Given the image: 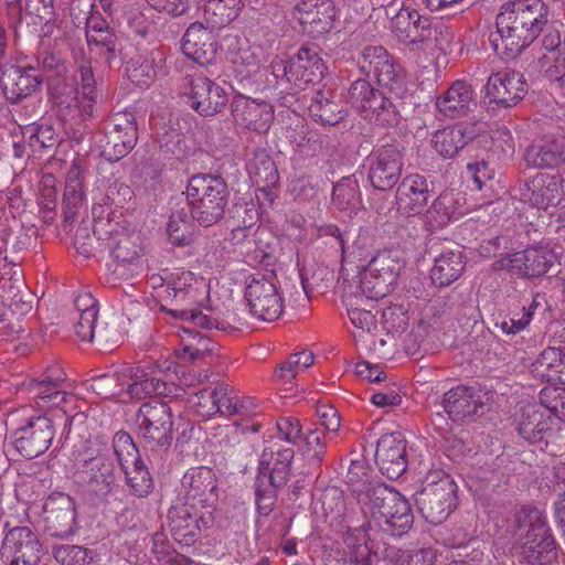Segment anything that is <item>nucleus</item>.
<instances>
[{"instance_id": "393cba45", "label": "nucleus", "mask_w": 565, "mask_h": 565, "mask_svg": "<svg viewBox=\"0 0 565 565\" xmlns=\"http://www.w3.org/2000/svg\"><path fill=\"white\" fill-rule=\"evenodd\" d=\"M291 467L274 462L269 463L262 460L258 467V473L255 479V502L260 515L267 516L274 509L277 491L286 486Z\"/></svg>"}, {"instance_id": "423d86ee", "label": "nucleus", "mask_w": 565, "mask_h": 565, "mask_svg": "<svg viewBox=\"0 0 565 565\" xmlns=\"http://www.w3.org/2000/svg\"><path fill=\"white\" fill-rule=\"evenodd\" d=\"M358 66L365 75L373 76L397 100L407 96L406 72L384 47H365L358 60Z\"/></svg>"}, {"instance_id": "e2e57ef3", "label": "nucleus", "mask_w": 565, "mask_h": 565, "mask_svg": "<svg viewBox=\"0 0 565 565\" xmlns=\"http://www.w3.org/2000/svg\"><path fill=\"white\" fill-rule=\"evenodd\" d=\"M113 449L120 469H127L128 465L141 460L138 447L130 434L126 431L120 430L115 434Z\"/></svg>"}, {"instance_id": "aec40b11", "label": "nucleus", "mask_w": 565, "mask_h": 565, "mask_svg": "<svg viewBox=\"0 0 565 565\" xmlns=\"http://www.w3.org/2000/svg\"><path fill=\"white\" fill-rule=\"evenodd\" d=\"M431 23L430 18L419 14L417 10L402 7L392 19V31L409 51L425 54Z\"/></svg>"}, {"instance_id": "dca6fc26", "label": "nucleus", "mask_w": 565, "mask_h": 565, "mask_svg": "<svg viewBox=\"0 0 565 565\" xmlns=\"http://www.w3.org/2000/svg\"><path fill=\"white\" fill-rule=\"evenodd\" d=\"M183 86L190 107L201 116H214L227 104L225 89L203 74L186 75Z\"/></svg>"}, {"instance_id": "6ab92c4d", "label": "nucleus", "mask_w": 565, "mask_h": 565, "mask_svg": "<svg viewBox=\"0 0 565 565\" xmlns=\"http://www.w3.org/2000/svg\"><path fill=\"white\" fill-rule=\"evenodd\" d=\"M321 50L316 44L301 45L297 52L281 64L284 76L296 85L319 82L327 72L321 57Z\"/></svg>"}, {"instance_id": "49530a36", "label": "nucleus", "mask_w": 565, "mask_h": 565, "mask_svg": "<svg viewBox=\"0 0 565 565\" xmlns=\"http://www.w3.org/2000/svg\"><path fill=\"white\" fill-rule=\"evenodd\" d=\"M139 241L140 237L137 234L117 233L115 241L107 243L111 255L118 263L115 268L116 273L127 265L134 267L132 270L139 267L142 252Z\"/></svg>"}, {"instance_id": "20e7f679", "label": "nucleus", "mask_w": 565, "mask_h": 565, "mask_svg": "<svg viewBox=\"0 0 565 565\" xmlns=\"http://www.w3.org/2000/svg\"><path fill=\"white\" fill-rule=\"evenodd\" d=\"M415 501L427 522L440 524L456 509L457 484L444 471H430L415 493Z\"/></svg>"}, {"instance_id": "603ef678", "label": "nucleus", "mask_w": 565, "mask_h": 565, "mask_svg": "<svg viewBox=\"0 0 565 565\" xmlns=\"http://www.w3.org/2000/svg\"><path fill=\"white\" fill-rule=\"evenodd\" d=\"M433 147L441 157L454 158L468 142L461 126L446 127L435 132Z\"/></svg>"}, {"instance_id": "f3484780", "label": "nucleus", "mask_w": 565, "mask_h": 565, "mask_svg": "<svg viewBox=\"0 0 565 565\" xmlns=\"http://www.w3.org/2000/svg\"><path fill=\"white\" fill-rule=\"evenodd\" d=\"M0 553L7 565H38L42 544L30 526H15L7 532Z\"/></svg>"}, {"instance_id": "6e6552de", "label": "nucleus", "mask_w": 565, "mask_h": 565, "mask_svg": "<svg viewBox=\"0 0 565 565\" xmlns=\"http://www.w3.org/2000/svg\"><path fill=\"white\" fill-rule=\"evenodd\" d=\"M139 436L152 450L167 451L173 441V413L162 401L143 403L135 416Z\"/></svg>"}, {"instance_id": "f704fd0d", "label": "nucleus", "mask_w": 565, "mask_h": 565, "mask_svg": "<svg viewBox=\"0 0 565 565\" xmlns=\"http://www.w3.org/2000/svg\"><path fill=\"white\" fill-rule=\"evenodd\" d=\"M475 90L466 81H455L451 86L436 99L437 110L447 118L456 119L466 116L473 103Z\"/></svg>"}, {"instance_id": "7c9ffc66", "label": "nucleus", "mask_w": 565, "mask_h": 565, "mask_svg": "<svg viewBox=\"0 0 565 565\" xmlns=\"http://www.w3.org/2000/svg\"><path fill=\"white\" fill-rule=\"evenodd\" d=\"M182 52L199 65H210L216 58L217 42L211 29L196 21L190 24L182 38Z\"/></svg>"}, {"instance_id": "a878e982", "label": "nucleus", "mask_w": 565, "mask_h": 565, "mask_svg": "<svg viewBox=\"0 0 565 565\" xmlns=\"http://www.w3.org/2000/svg\"><path fill=\"white\" fill-rule=\"evenodd\" d=\"M484 88L488 103L504 108L516 105L527 93L524 75L512 70L492 73Z\"/></svg>"}, {"instance_id": "2eb2a0df", "label": "nucleus", "mask_w": 565, "mask_h": 565, "mask_svg": "<svg viewBox=\"0 0 565 565\" xmlns=\"http://www.w3.org/2000/svg\"><path fill=\"white\" fill-rule=\"evenodd\" d=\"M138 140L137 121L132 114H116L107 122L102 154L108 161H119L127 156Z\"/></svg>"}, {"instance_id": "c85d7f7f", "label": "nucleus", "mask_w": 565, "mask_h": 565, "mask_svg": "<svg viewBox=\"0 0 565 565\" xmlns=\"http://www.w3.org/2000/svg\"><path fill=\"white\" fill-rule=\"evenodd\" d=\"M431 192L433 182L425 175L419 173L406 175L396 190L397 210L405 215L420 214L426 207Z\"/></svg>"}, {"instance_id": "39448f33", "label": "nucleus", "mask_w": 565, "mask_h": 565, "mask_svg": "<svg viewBox=\"0 0 565 565\" xmlns=\"http://www.w3.org/2000/svg\"><path fill=\"white\" fill-rule=\"evenodd\" d=\"M348 102L362 118L376 126L396 127L401 122L403 103H394L366 79H356L351 84Z\"/></svg>"}, {"instance_id": "37998d69", "label": "nucleus", "mask_w": 565, "mask_h": 565, "mask_svg": "<svg viewBox=\"0 0 565 565\" xmlns=\"http://www.w3.org/2000/svg\"><path fill=\"white\" fill-rule=\"evenodd\" d=\"M131 383L127 386V393L131 398L143 399L152 395L169 396L174 393V384L150 376L139 367L130 371Z\"/></svg>"}, {"instance_id": "f03ea898", "label": "nucleus", "mask_w": 565, "mask_h": 565, "mask_svg": "<svg viewBox=\"0 0 565 565\" xmlns=\"http://www.w3.org/2000/svg\"><path fill=\"white\" fill-rule=\"evenodd\" d=\"M514 548L527 565H547L556 557V542L546 516L536 508L523 507L511 523Z\"/></svg>"}, {"instance_id": "7ed1b4c3", "label": "nucleus", "mask_w": 565, "mask_h": 565, "mask_svg": "<svg viewBox=\"0 0 565 565\" xmlns=\"http://www.w3.org/2000/svg\"><path fill=\"white\" fill-rule=\"evenodd\" d=\"M185 195L192 220L210 227L224 217L231 193L221 175L198 173L189 179Z\"/></svg>"}, {"instance_id": "c9c22d12", "label": "nucleus", "mask_w": 565, "mask_h": 565, "mask_svg": "<svg viewBox=\"0 0 565 565\" xmlns=\"http://www.w3.org/2000/svg\"><path fill=\"white\" fill-rule=\"evenodd\" d=\"M164 58L159 50L145 51L131 56L125 66L128 79L142 87L149 86L162 68Z\"/></svg>"}, {"instance_id": "c756f323", "label": "nucleus", "mask_w": 565, "mask_h": 565, "mask_svg": "<svg viewBox=\"0 0 565 565\" xmlns=\"http://www.w3.org/2000/svg\"><path fill=\"white\" fill-rule=\"evenodd\" d=\"M43 82V75L35 67L22 68L15 65L6 66L0 75V83L6 98L17 104L32 95Z\"/></svg>"}, {"instance_id": "e433bc0d", "label": "nucleus", "mask_w": 565, "mask_h": 565, "mask_svg": "<svg viewBox=\"0 0 565 565\" xmlns=\"http://www.w3.org/2000/svg\"><path fill=\"white\" fill-rule=\"evenodd\" d=\"M10 14L17 13L20 25L38 26L54 18V0H6Z\"/></svg>"}, {"instance_id": "2f4dec72", "label": "nucleus", "mask_w": 565, "mask_h": 565, "mask_svg": "<svg viewBox=\"0 0 565 565\" xmlns=\"http://www.w3.org/2000/svg\"><path fill=\"white\" fill-rule=\"evenodd\" d=\"M557 260L556 254L545 246L527 247L512 254L509 267L523 278H537L545 275Z\"/></svg>"}, {"instance_id": "4c0bfd02", "label": "nucleus", "mask_w": 565, "mask_h": 565, "mask_svg": "<svg viewBox=\"0 0 565 565\" xmlns=\"http://www.w3.org/2000/svg\"><path fill=\"white\" fill-rule=\"evenodd\" d=\"M308 109L315 121L323 125L335 126L345 117L340 96L330 88L316 90Z\"/></svg>"}, {"instance_id": "4be33fe9", "label": "nucleus", "mask_w": 565, "mask_h": 565, "mask_svg": "<svg viewBox=\"0 0 565 565\" xmlns=\"http://www.w3.org/2000/svg\"><path fill=\"white\" fill-rule=\"evenodd\" d=\"M292 15L305 33L317 39L333 29L337 9L332 0H300Z\"/></svg>"}, {"instance_id": "c03bdc74", "label": "nucleus", "mask_w": 565, "mask_h": 565, "mask_svg": "<svg viewBox=\"0 0 565 565\" xmlns=\"http://www.w3.org/2000/svg\"><path fill=\"white\" fill-rule=\"evenodd\" d=\"M377 300L367 299L360 288L359 291L344 297L349 319L355 328L367 332L376 328V315L373 313V309Z\"/></svg>"}, {"instance_id": "13d9d810", "label": "nucleus", "mask_w": 565, "mask_h": 565, "mask_svg": "<svg viewBox=\"0 0 565 565\" xmlns=\"http://www.w3.org/2000/svg\"><path fill=\"white\" fill-rule=\"evenodd\" d=\"M192 216L189 217L184 209L173 211L167 223L169 242L174 246H189L192 242Z\"/></svg>"}, {"instance_id": "8fccbe9b", "label": "nucleus", "mask_w": 565, "mask_h": 565, "mask_svg": "<svg viewBox=\"0 0 565 565\" xmlns=\"http://www.w3.org/2000/svg\"><path fill=\"white\" fill-rule=\"evenodd\" d=\"M244 8L242 0H207L203 12L211 28H223L231 24Z\"/></svg>"}, {"instance_id": "338daca9", "label": "nucleus", "mask_w": 565, "mask_h": 565, "mask_svg": "<svg viewBox=\"0 0 565 565\" xmlns=\"http://www.w3.org/2000/svg\"><path fill=\"white\" fill-rule=\"evenodd\" d=\"M236 43L238 44V47L237 50L232 51L231 57V61L235 66V71L243 74L244 68H246L247 75L256 72L260 62L258 54L255 53L246 40L242 42L236 39Z\"/></svg>"}, {"instance_id": "3c124183", "label": "nucleus", "mask_w": 565, "mask_h": 565, "mask_svg": "<svg viewBox=\"0 0 565 565\" xmlns=\"http://www.w3.org/2000/svg\"><path fill=\"white\" fill-rule=\"evenodd\" d=\"M121 471L124 472L125 483L130 494L139 499H145L152 493L154 482L142 459L128 465L127 469H121Z\"/></svg>"}, {"instance_id": "58836bf2", "label": "nucleus", "mask_w": 565, "mask_h": 565, "mask_svg": "<svg viewBox=\"0 0 565 565\" xmlns=\"http://www.w3.org/2000/svg\"><path fill=\"white\" fill-rule=\"evenodd\" d=\"M76 70L79 74V86L75 99L82 108L84 116H92L97 102L96 78L93 72L92 60L82 50L76 56Z\"/></svg>"}, {"instance_id": "f257e3e1", "label": "nucleus", "mask_w": 565, "mask_h": 565, "mask_svg": "<svg viewBox=\"0 0 565 565\" xmlns=\"http://www.w3.org/2000/svg\"><path fill=\"white\" fill-rule=\"evenodd\" d=\"M550 3L543 0H514L497 15V32L490 34L494 52L514 58L544 31L551 19Z\"/></svg>"}, {"instance_id": "bf43d9fd", "label": "nucleus", "mask_w": 565, "mask_h": 565, "mask_svg": "<svg viewBox=\"0 0 565 565\" xmlns=\"http://www.w3.org/2000/svg\"><path fill=\"white\" fill-rule=\"evenodd\" d=\"M332 202L340 211L354 210L360 205V186L354 175L343 178L333 186Z\"/></svg>"}, {"instance_id": "a211bd4d", "label": "nucleus", "mask_w": 565, "mask_h": 565, "mask_svg": "<svg viewBox=\"0 0 565 565\" xmlns=\"http://www.w3.org/2000/svg\"><path fill=\"white\" fill-rule=\"evenodd\" d=\"M352 511L344 513L343 522L345 533L343 535L344 551L343 562L354 565H373L377 563V550L370 537L367 529H370V521L359 523L352 515Z\"/></svg>"}, {"instance_id": "ddd939ff", "label": "nucleus", "mask_w": 565, "mask_h": 565, "mask_svg": "<svg viewBox=\"0 0 565 565\" xmlns=\"http://www.w3.org/2000/svg\"><path fill=\"white\" fill-rule=\"evenodd\" d=\"M168 519L173 539L185 546L194 544L200 533L212 527L215 521L212 510L205 511L184 501L169 510Z\"/></svg>"}, {"instance_id": "cd10ccee", "label": "nucleus", "mask_w": 565, "mask_h": 565, "mask_svg": "<svg viewBox=\"0 0 565 565\" xmlns=\"http://www.w3.org/2000/svg\"><path fill=\"white\" fill-rule=\"evenodd\" d=\"M523 158L527 167L535 169L565 164V136L561 131L544 134L526 148Z\"/></svg>"}, {"instance_id": "412c9836", "label": "nucleus", "mask_w": 565, "mask_h": 565, "mask_svg": "<svg viewBox=\"0 0 565 565\" xmlns=\"http://www.w3.org/2000/svg\"><path fill=\"white\" fill-rule=\"evenodd\" d=\"M76 514V504L70 494H50L43 508L45 532L54 537L67 539L77 530Z\"/></svg>"}, {"instance_id": "5fc2aeb1", "label": "nucleus", "mask_w": 565, "mask_h": 565, "mask_svg": "<svg viewBox=\"0 0 565 565\" xmlns=\"http://www.w3.org/2000/svg\"><path fill=\"white\" fill-rule=\"evenodd\" d=\"M373 238L367 230L360 228L351 244L344 242L341 248L342 260L355 263L359 268H364L365 262L372 257Z\"/></svg>"}, {"instance_id": "0eeeda50", "label": "nucleus", "mask_w": 565, "mask_h": 565, "mask_svg": "<svg viewBox=\"0 0 565 565\" xmlns=\"http://www.w3.org/2000/svg\"><path fill=\"white\" fill-rule=\"evenodd\" d=\"M405 267L399 249H383L371 257L360 281V289L367 299H381L387 296L396 285Z\"/></svg>"}, {"instance_id": "774afa93", "label": "nucleus", "mask_w": 565, "mask_h": 565, "mask_svg": "<svg viewBox=\"0 0 565 565\" xmlns=\"http://www.w3.org/2000/svg\"><path fill=\"white\" fill-rule=\"evenodd\" d=\"M539 398L542 406L565 422V388L546 386L541 390Z\"/></svg>"}, {"instance_id": "a18cd8bd", "label": "nucleus", "mask_w": 565, "mask_h": 565, "mask_svg": "<svg viewBox=\"0 0 565 565\" xmlns=\"http://www.w3.org/2000/svg\"><path fill=\"white\" fill-rule=\"evenodd\" d=\"M533 367L547 382L565 385V347L548 345L540 353Z\"/></svg>"}, {"instance_id": "680f3d73", "label": "nucleus", "mask_w": 565, "mask_h": 565, "mask_svg": "<svg viewBox=\"0 0 565 565\" xmlns=\"http://www.w3.org/2000/svg\"><path fill=\"white\" fill-rule=\"evenodd\" d=\"M326 449L327 445L323 430L311 429L305 435L299 450L302 458L307 460L310 467L318 468L324 458Z\"/></svg>"}, {"instance_id": "de8ad7c7", "label": "nucleus", "mask_w": 565, "mask_h": 565, "mask_svg": "<svg viewBox=\"0 0 565 565\" xmlns=\"http://www.w3.org/2000/svg\"><path fill=\"white\" fill-rule=\"evenodd\" d=\"M563 184H565V170L561 175L537 173L532 178V191L535 193L534 206L547 209L551 205H555Z\"/></svg>"}, {"instance_id": "5701e85b", "label": "nucleus", "mask_w": 565, "mask_h": 565, "mask_svg": "<svg viewBox=\"0 0 565 565\" xmlns=\"http://www.w3.org/2000/svg\"><path fill=\"white\" fill-rule=\"evenodd\" d=\"M54 435L52 419L38 416L31 418L26 426L14 431L13 445L22 457L33 459L49 449Z\"/></svg>"}, {"instance_id": "79ce46f5", "label": "nucleus", "mask_w": 565, "mask_h": 565, "mask_svg": "<svg viewBox=\"0 0 565 565\" xmlns=\"http://www.w3.org/2000/svg\"><path fill=\"white\" fill-rule=\"evenodd\" d=\"M247 170L253 183L267 195L271 188L276 186L279 182L277 167L270 154L265 149H257L254 151L253 158L247 166Z\"/></svg>"}, {"instance_id": "4468645a", "label": "nucleus", "mask_w": 565, "mask_h": 565, "mask_svg": "<svg viewBox=\"0 0 565 565\" xmlns=\"http://www.w3.org/2000/svg\"><path fill=\"white\" fill-rule=\"evenodd\" d=\"M183 501L205 511H215L218 501V482L216 473L209 467H192L181 479Z\"/></svg>"}, {"instance_id": "473e14b6", "label": "nucleus", "mask_w": 565, "mask_h": 565, "mask_svg": "<svg viewBox=\"0 0 565 565\" xmlns=\"http://www.w3.org/2000/svg\"><path fill=\"white\" fill-rule=\"evenodd\" d=\"M484 396L486 394L476 387L458 385L445 393L443 406L454 422H463L476 415L483 406Z\"/></svg>"}, {"instance_id": "09e8293b", "label": "nucleus", "mask_w": 565, "mask_h": 565, "mask_svg": "<svg viewBox=\"0 0 565 565\" xmlns=\"http://www.w3.org/2000/svg\"><path fill=\"white\" fill-rule=\"evenodd\" d=\"M550 430V423L535 406L522 408L518 420V434L530 444H537L544 440L545 434Z\"/></svg>"}, {"instance_id": "9d476101", "label": "nucleus", "mask_w": 565, "mask_h": 565, "mask_svg": "<svg viewBox=\"0 0 565 565\" xmlns=\"http://www.w3.org/2000/svg\"><path fill=\"white\" fill-rule=\"evenodd\" d=\"M543 46L551 54L544 55L539 63L543 68L547 89L555 96L558 106L552 110L551 117L565 118V38L562 40L559 31L551 30L543 38Z\"/></svg>"}, {"instance_id": "052dcab7", "label": "nucleus", "mask_w": 565, "mask_h": 565, "mask_svg": "<svg viewBox=\"0 0 565 565\" xmlns=\"http://www.w3.org/2000/svg\"><path fill=\"white\" fill-rule=\"evenodd\" d=\"M52 556L61 565H90L95 557L94 550L81 545H54Z\"/></svg>"}, {"instance_id": "b1692460", "label": "nucleus", "mask_w": 565, "mask_h": 565, "mask_svg": "<svg viewBox=\"0 0 565 565\" xmlns=\"http://www.w3.org/2000/svg\"><path fill=\"white\" fill-rule=\"evenodd\" d=\"M231 110L237 125L258 134H266L274 121L275 110L270 103L242 93L233 96Z\"/></svg>"}, {"instance_id": "864d4df0", "label": "nucleus", "mask_w": 565, "mask_h": 565, "mask_svg": "<svg viewBox=\"0 0 565 565\" xmlns=\"http://www.w3.org/2000/svg\"><path fill=\"white\" fill-rule=\"evenodd\" d=\"M135 193L132 189L119 181L110 183L102 199V203L95 204L94 206H100L102 210H108V215L116 217L118 210H130L132 207V200Z\"/></svg>"}, {"instance_id": "6e6d98bb", "label": "nucleus", "mask_w": 565, "mask_h": 565, "mask_svg": "<svg viewBox=\"0 0 565 565\" xmlns=\"http://www.w3.org/2000/svg\"><path fill=\"white\" fill-rule=\"evenodd\" d=\"M300 279L302 289L308 299L317 294L326 292L334 280V271L324 265H316L311 270L301 269Z\"/></svg>"}, {"instance_id": "69168bd1", "label": "nucleus", "mask_w": 565, "mask_h": 565, "mask_svg": "<svg viewBox=\"0 0 565 565\" xmlns=\"http://www.w3.org/2000/svg\"><path fill=\"white\" fill-rule=\"evenodd\" d=\"M372 480L371 469L364 459L351 460L345 476V483L354 497L358 493H363V489Z\"/></svg>"}, {"instance_id": "0e129e2a", "label": "nucleus", "mask_w": 565, "mask_h": 565, "mask_svg": "<svg viewBox=\"0 0 565 565\" xmlns=\"http://www.w3.org/2000/svg\"><path fill=\"white\" fill-rule=\"evenodd\" d=\"M313 363V353L302 351L292 353L287 361L281 363L276 370V376L285 383L291 382L299 371L308 369Z\"/></svg>"}, {"instance_id": "4d7b16f0", "label": "nucleus", "mask_w": 565, "mask_h": 565, "mask_svg": "<svg viewBox=\"0 0 565 565\" xmlns=\"http://www.w3.org/2000/svg\"><path fill=\"white\" fill-rule=\"evenodd\" d=\"M399 494L398 491L388 488L385 483L379 480H372L370 483L365 486L363 489V493H358L355 499L359 503L369 505L371 509H376L380 513V510H383L390 502L394 501Z\"/></svg>"}, {"instance_id": "f8f14e48", "label": "nucleus", "mask_w": 565, "mask_h": 565, "mask_svg": "<svg viewBox=\"0 0 565 565\" xmlns=\"http://www.w3.org/2000/svg\"><path fill=\"white\" fill-rule=\"evenodd\" d=\"M404 160L397 146L385 145L366 158L367 180L379 191H390L399 184Z\"/></svg>"}, {"instance_id": "a19ab883", "label": "nucleus", "mask_w": 565, "mask_h": 565, "mask_svg": "<svg viewBox=\"0 0 565 565\" xmlns=\"http://www.w3.org/2000/svg\"><path fill=\"white\" fill-rule=\"evenodd\" d=\"M460 193L454 190L441 192L426 210L425 220L431 230L443 228L461 215Z\"/></svg>"}, {"instance_id": "bb28decb", "label": "nucleus", "mask_w": 565, "mask_h": 565, "mask_svg": "<svg viewBox=\"0 0 565 565\" xmlns=\"http://www.w3.org/2000/svg\"><path fill=\"white\" fill-rule=\"evenodd\" d=\"M407 441L399 431L383 435L376 444L375 461L382 475L398 479L407 469Z\"/></svg>"}, {"instance_id": "72a5a7b5", "label": "nucleus", "mask_w": 565, "mask_h": 565, "mask_svg": "<svg viewBox=\"0 0 565 565\" xmlns=\"http://www.w3.org/2000/svg\"><path fill=\"white\" fill-rule=\"evenodd\" d=\"M373 518L379 527L392 536L404 535L409 531L414 522L411 505L401 493L394 498L393 502H390L383 510H380L379 514L373 512Z\"/></svg>"}, {"instance_id": "1a4fd4ad", "label": "nucleus", "mask_w": 565, "mask_h": 565, "mask_svg": "<svg viewBox=\"0 0 565 565\" xmlns=\"http://www.w3.org/2000/svg\"><path fill=\"white\" fill-rule=\"evenodd\" d=\"M76 476L86 497L96 504L107 503L119 488L115 460L107 455L84 460Z\"/></svg>"}, {"instance_id": "9b49d317", "label": "nucleus", "mask_w": 565, "mask_h": 565, "mask_svg": "<svg viewBox=\"0 0 565 565\" xmlns=\"http://www.w3.org/2000/svg\"><path fill=\"white\" fill-rule=\"evenodd\" d=\"M245 299L249 312L259 320L271 322L282 312V298L274 273L253 274L246 281Z\"/></svg>"}, {"instance_id": "ea45409f", "label": "nucleus", "mask_w": 565, "mask_h": 565, "mask_svg": "<svg viewBox=\"0 0 565 565\" xmlns=\"http://www.w3.org/2000/svg\"><path fill=\"white\" fill-rule=\"evenodd\" d=\"M466 267L465 255L459 249L444 250L435 258L430 269V278L435 286L447 287L456 281Z\"/></svg>"}]
</instances>
